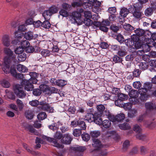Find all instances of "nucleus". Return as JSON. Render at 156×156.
<instances>
[{"label": "nucleus", "instance_id": "5701e85b", "mask_svg": "<svg viewBox=\"0 0 156 156\" xmlns=\"http://www.w3.org/2000/svg\"><path fill=\"white\" fill-rule=\"evenodd\" d=\"M16 69L17 70L21 73H25L28 70L27 68L24 65L19 64L17 66Z\"/></svg>", "mask_w": 156, "mask_h": 156}, {"label": "nucleus", "instance_id": "aec40b11", "mask_svg": "<svg viewBox=\"0 0 156 156\" xmlns=\"http://www.w3.org/2000/svg\"><path fill=\"white\" fill-rule=\"evenodd\" d=\"M35 50H36L35 51L37 52L40 51L41 50L40 48L36 47L34 49L32 46H29L26 48V51L27 53H33Z\"/></svg>", "mask_w": 156, "mask_h": 156}, {"label": "nucleus", "instance_id": "f03ea898", "mask_svg": "<svg viewBox=\"0 0 156 156\" xmlns=\"http://www.w3.org/2000/svg\"><path fill=\"white\" fill-rule=\"evenodd\" d=\"M4 52L6 55L3 61L0 60V66L5 73H7L9 72L11 61L15 58V56L13 51L9 48H5Z\"/></svg>", "mask_w": 156, "mask_h": 156}, {"label": "nucleus", "instance_id": "8fccbe9b", "mask_svg": "<svg viewBox=\"0 0 156 156\" xmlns=\"http://www.w3.org/2000/svg\"><path fill=\"white\" fill-rule=\"evenodd\" d=\"M98 156H105L107 154V152L105 150L103 149L102 148L98 150Z\"/></svg>", "mask_w": 156, "mask_h": 156}, {"label": "nucleus", "instance_id": "09e8293b", "mask_svg": "<svg viewBox=\"0 0 156 156\" xmlns=\"http://www.w3.org/2000/svg\"><path fill=\"white\" fill-rule=\"evenodd\" d=\"M51 24L48 20L44 21L41 24V26L46 29L49 28L51 26Z\"/></svg>", "mask_w": 156, "mask_h": 156}, {"label": "nucleus", "instance_id": "603ef678", "mask_svg": "<svg viewBox=\"0 0 156 156\" xmlns=\"http://www.w3.org/2000/svg\"><path fill=\"white\" fill-rule=\"evenodd\" d=\"M85 18H90L92 17V13L90 11L86 10L83 12Z\"/></svg>", "mask_w": 156, "mask_h": 156}, {"label": "nucleus", "instance_id": "338daca9", "mask_svg": "<svg viewBox=\"0 0 156 156\" xmlns=\"http://www.w3.org/2000/svg\"><path fill=\"white\" fill-rule=\"evenodd\" d=\"M133 86L135 88L138 89L141 87V84L140 81H136L133 83Z\"/></svg>", "mask_w": 156, "mask_h": 156}, {"label": "nucleus", "instance_id": "49530a36", "mask_svg": "<svg viewBox=\"0 0 156 156\" xmlns=\"http://www.w3.org/2000/svg\"><path fill=\"white\" fill-rule=\"evenodd\" d=\"M118 98L119 100L122 101L127 99L128 98V96L125 94L120 93L118 95Z\"/></svg>", "mask_w": 156, "mask_h": 156}, {"label": "nucleus", "instance_id": "ea45409f", "mask_svg": "<svg viewBox=\"0 0 156 156\" xmlns=\"http://www.w3.org/2000/svg\"><path fill=\"white\" fill-rule=\"evenodd\" d=\"M124 28L128 31H131L133 30L134 28L129 24L125 23L123 26Z\"/></svg>", "mask_w": 156, "mask_h": 156}, {"label": "nucleus", "instance_id": "4be33fe9", "mask_svg": "<svg viewBox=\"0 0 156 156\" xmlns=\"http://www.w3.org/2000/svg\"><path fill=\"white\" fill-rule=\"evenodd\" d=\"M132 36L131 38H129L126 39L125 40V42L126 45L128 47H133L134 44V42L133 40V39L132 38L133 36Z\"/></svg>", "mask_w": 156, "mask_h": 156}, {"label": "nucleus", "instance_id": "a18cd8bd", "mask_svg": "<svg viewBox=\"0 0 156 156\" xmlns=\"http://www.w3.org/2000/svg\"><path fill=\"white\" fill-rule=\"evenodd\" d=\"M96 124L99 125H101V123L103 121L101 118L99 117H97L95 115L93 121Z\"/></svg>", "mask_w": 156, "mask_h": 156}, {"label": "nucleus", "instance_id": "2eb2a0df", "mask_svg": "<svg viewBox=\"0 0 156 156\" xmlns=\"http://www.w3.org/2000/svg\"><path fill=\"white\" fill-rule=\"evenodd\" d=\"M134 32L135 33V35L133 34V36H136L138 37H140L143 36L144 34L145 37H147V35L149 34V33L147 32H145L144 30L140 29H137L136 30H134Z\"/></svg>", "mask_w": 156, "mask_h": 156}, {"label": "nucleus", "instance_id": "4d7b16f0", "mask_svg": "<svg viewBox=\"0 0 156 156\" xmlns=\"http://www.w3.org/2000/svg\"><path fill=\"white\" fill-rule=\"evenodd\" d=\"M24 51V49L23 48L21 47H19L16 48L15 50V52L16 54L20 55L23 53Z\"/></svg>", "mask_w": 156, "mask_h": 156}, {"label": "nucleus", "instance_id": "f704fd0d", "mask_svg": "<svg viewBox=\"0 0 156 156\" xmlns=\"http://www.w3.org/2000/svg\"><path fill=\"white\" fill-rule=\"evenodd\" d=\"M67 83L66 81L65 80L61 79L58 80H57L56 85L60 87H62L66 85Z\"/></svg>", "mask_w": 156, "mask_h": 156}, {"label": "nucleus", "instance_id": "6e6d98bb", "mask_svg": "<svg viewBox=\"0 0 156 156\" xmlns=\"http://www.w3.org/2000/svg\"><path fill=\"white\" fill-rule=\"evenodd\" d=\"M63 135L60 132H57L54 134V137L57 139L61 140Z\"/></svg>", "mask_w": 156, "mask_h": 156}, {"label": "nucleus", "instance_id": "f3484780", "mask_svg": "<svg viewBox=\"0 0 156 156\" xmlns=\"http://www.w3.org/2000/svg\"><path fill=\"white\" fill-rule=\"evenodd\" d=\"M93 111V109H90V112L91 113H87L85 118V119L89 122H91L93 121L95 115H93L92 112Z\"/></svg>", "mask_w": 156, "mask_h": 156}, {"label": "nucleus", "instance_id": "c9c22d12", "mask_svg": "<svg viewBox=\"0 0 156 156\" xmlns=\"http://www.w3.org/2000/svg\"><path fill=\"white\" fill-rule=\"evenodd\" d=\"M137 113V111L135 109H132L130 110L128 113V117L132 118L136 116Z\"/></svg>", "mask_w": 156, "mask_h": 156}, {"label": "nucleus", "instance_id": "c85d7f7f", "mask_svg": "<svg viewBox=\"0 0 156 156\" xmlns=\"http://www.w3.org/2000/svg\"><path fill=\"white\" fill-rule=\"evenodd\" d=\"M93 4L90 2L86 1L82 2V4L80 6H82L85 9H90L92 8Z\"/></svg>", "mask_w": 156, "mask_h": 156}, {"label": "nucleus", "instance_id": "a878e982", "mask_svg": "<svg viewBox=\"0 0 156 156\" xmlns=\"http://www.w3.org/2000/svg\"><path fill=\"white\" fill-rule=\"evenodd\" d=\"M118 51L117 54L120 56H123L126 54V50L124 46H120Z\"/></svg>", "mask_w": 156, "mask_h": 156}, {"label": "nucleus", "instance_id": "e433bc0d", "mask_svg": "<svg viewBox=\"0 0 156 156\" xmlns=\"http://www.w3.org/2000/svg\"><path fill=\"white\" fill-rule=\"evenodd\" d=\"M119 127L120 129L123 130L129 129L130 128V126L127 123L119 125Z\"/></svg>", "mask_w": 156, "mask_h": 156}, {"label": "nucleus", "instance_id": "052dcab7", "mask_svg": "<svg viewBox=\"0 0 156 156\" xmlns=\"http://www.w3.org/2000/svg\"><path fill=\"white\" fill-rule=\"evenodd\" d=\"M14 34L15 37L18 38H21L23 35V34L22 33V32L19 30L18 31L15 32Z\"/></svg>", "mask_w": 156, "mask_h": 156}, {"label": "nucleus", "instance_id": "9d476101", "mask_svg": "<svg viewBox=\"0 0 156 156\" xmlns=\"http://www.w3.org/2000/svg\"><path fill=\"white\" fill-rule=\"evenodd\" d=\"M72 138L69 133H67L63 135L61 142L63 144H70Z\"/></svg>", "mask_w": 156, "mask_h": 156}, {"label": "nucleus", "instance_id": "0eeeda50", "mask_svg": "<svg viewBox=\"0 0 156 156\" xmlns=\"http://www.w3.org/2000/svg\"><path fill=\"white\" fill-rule=\"evenodd\" d=\"M147 35V37H145L144 41L146 42L147 46L148 44H152V42H155L154 41L156 40V33H154L152 34L151 33H149Z\"/></svg>", "mask_w": 156, "mask_h": 156}, {"label": "nucleus", "instance_id": "7c9ffc66", "mask_svg": "<svg viewBox=\"0 0 156 156\" xmlns=\"http://www.w3.org/2000/svg\"><path fill=\"white\" fill-rule=\"evenodd\" d=\"M101 125L105 128H108L110 127L111 126V121L108 120L106 119L103 121L101 123Z\"/></svg>", "mask_w": 156, "mask_h": 156}, {"label": "nucleus", "instance_id": "a211bd4d", "mask_svg": "<svg viewBox=\"0 0 156 156\" xmlns=\"http://www.w3.org/2000/svg\"><path fill=\"white\" fill-rule=\"evenodd\" d=\"M97 109L101 114H103L104 115H107L108 113V111H107L105 110V107L102 105H100L97 106Z\"/></svg>", "mask_w": 156, "mask_h": 156}, {"label": "nucleus", "instance_id": "cd10ccee", "mask_svg": "<svg viewBox=\"0 0 156 156\" xmlns=\"http://www.w3.org/2000/svg\"><path fill=\"white\" fill-rule=\"evenodd\" d=\"M138 65L140 69L144 70L147 69L148 64L145 62H140L138 63Z\"/></svg>", "mask_w": 156, "mask_h": 156}, {"label": "nucleus", "instance_id": "bb28decb", "mask_svg": "<svg viewBox=\"0 0 156 156\" xmlns=\"http://www.w3.org/2000/svg\"><path fill=\"white\" fill-rule=\"evenodd\" d=\"M25 115L26 118L29 119H32L34 116L33 111L31 110L26 111L25 113Z\"/></svg>", "mask_w": 156, "mask_h": 156}, {"label": "nucleus", "instance_id": "de8ad7c7", "mask_svg": "<svg viewBox=\"0 0 156 156\" xmlns=\"http://www.w3.org/2000/svg\"><path fill=\"white\" fill-rule=\"evenodd\" d=\"M30 45V44L29 42L26 40L22 41L21 43V47L23 48L24 49V48H26L27 47L29 46Z\"/></svg>", "mask_w": 156, "mask_h": 156}, {"label": "nucleus", "instance_id": "473e14b6", "mask_svg": "<svg viewBox=\"0 0 156 156\" xmlns=\"http://www.w3.org/2000/svg\"><path fill=\"white\" fill-rule=\"evenodd\" d=\"M150 49V48L149 47H148V48L146 51V50H144V49L143 50H138L137 51L136 54L138 55L143 56H142V58L143 59H144V58L145 57V56L144 55V54L145 51L147 52V51H149Z\"/></svg>", "mask_w": 156, "mask_h": 156}, {"label": "nucleus", "instance_id": "1a4fd4ad", "mask_svg": "<svg viewBox=\"0 0 156 156\" xmlns=\"http://www.w3.org/2000/svg\"><path fill=\"white\" fill-rule=\"evenodd\" d=\"M43 138L49 142H52L53 145L58 148L62 149L64 147L63 145L59 144L58 143L57 140L53 138L48 137L45 136H43Z\"/></svg>", "mask_w": 156, "mask_h": 156}, {"label": "nucleus", "instance_id": "9b49d317", "mask_svg": "<svg viewBox=\"0 0 156 156\" xmlns=\"http://www.w3.org/2000/svg\"><path fill=\"white\" fill-rule=\"evenodd\" d=\"M154 88V87L152 86L151 83L147 82L144 83L143 87L141 89H143L144 90L147 92L148 91L151 93V91H153Z\"/></svg>", "mask_w": 156, "mask_h": 156}, {"label": "nucleus", "instance_id": "4468645a", "mask_svg": "<svg viewBox=\"0 0 156 156\" xmlns=\"http://www.w3.org/2000/svg\"><path fill=\"white\" fill-rule=\"evenodd\" d=\"M11 41L10 36L7 34L4 35L2 37V43L3 45L6 47H9Z\"/></svg>", "mask_w": 156, "mask_h": 156}, {"label": "nucleus", "instance_id": "e2e57ef3", "mask_svg": "<svg viewBox=\"0 0 156 156\" xmlns=\"http://www.w3.org/2000/svg\"><path fill=\"white\" fill-rule=\"evenodd\" d=\"M81 130L80 129H74L73 131V134L75 136H79L80 135L81 133Z\"/></svg>", "mask_w": 156, "mask_h": 156}, {"label": "nucleus", "instance_id": "423d86ee", "mask_svg": "<svg viewBox=\"0 0 156 156\" xmlns=\"http://www.w3.org/2000/svg\"><path fill=\"white\" fill-rule=\"evenodd\" d=\"M139 94L140 96L139 97L140 99L142 101H145L150 97L151 96V93L149 94L148 92L144 90L143 89H140L139 90Z\"/></svg>", "mask_w": 156, "mask_h": 156}, {"label": "nucleus", "instance_id": "f8f14e48", "mask_svg": "<svg viewBox=\"0 0 156 156\" xmlns=\"http://www.w3.org/2000/svg\"><path fill=\"white\" fill-rule=\"evenodd\" d=\"M125 117L124 114L122 113H120L115 116L112 117L111 118V121L113 122L121 121L124 119Z\"/></svg>", "mask_w": 156, "mask_h": 156}, {"label": "nucleus", "instance_id": "680f3d73", "mask_svg": "<svg viewBox=\"0 0 156 156\" xmlns=\"http://www.w3.org/2000/svg\"><path fill=\"white\" fill-rule=\"evenodd\" d=\"M40 89L41 91L45 92L48 89V87L44 84H41L39 86Z\"/></svg>", "mask_w": 156, "mask_h": 156}, {"label": "nucleus", "instance_id": "ddd939ff", "mask_svg": "<svg viewBox=\"0 0 156 156\" xmlns=\"http://www.w3.org/2000/svg\"><path fill=\"white\" fill-rule=\"evenodd\" d=\"M92 145L95 149L98 151L103 147L101 141L98 139H93Z\"/></svg>", "mask_w": 156, "mask_h": 156}, {"label": "nucleus", "instance_id": "37998d69", "mask_svg": "<svg viewBox=\"0 0 156 156\" xmlns=\"http://www.w3.org/2000/svg\"><path fill=\"white\" fill-rule=\"evenodd\" d=\"M90 18H84L83 19V22L80 24H82L83 23L87 26H90L92 22L91 20H90Z\"/></svg>", "mask_w": 156, "mask_h": 156}, {"label": "nucleus", "instance_id": "20e7f679", "mask_svg": "<svg viewBox=\"0 0 156 156\" xmlns=\"http://www.w3.org/2000/svg\"><path fill=\"white\" fill-rule=\"evenodd\" d=\"M129 11L132 13L133 16L136 18H140L142 16V13L139 10V7L136 4L134 5L129 8Z\"/></svg>", "mask_w": 156, "mask_h": 156}, {"label": "nucleus", "instance_id": "774afa93", "mask_svg": "<svg viewBox=\"0 0 156 156\" xmlns=\"http://www.w3.org/2000/svg\"><path fill=\"white\" fill-rule=\"evenodd\" d=\"M62 7L64 9L69 10L71 9V6L66 3H64L62 5Z\"/></svg>", "mask_w": 156, "mask_h": 156}, {"label": "nucleus", "instance_id": "f257e3e1", "mask_svg": "<svg viewBox=\"0 0 156 156\" xmlns=\"http://www.w3.org/2000/svg\"><path fill=\"white\" fill-rule=\"evenodd\" d=\"M32 82L26 79H23L21 83V85L16 84L15 86L14 91L16 96L20 98H25L26 93L23 90V87L28 91H32L33 88Z\"/></svg>", "mask_w": 156, "mask_h": 156}, {"label": "nucleus", "instance_id": "69168bd1", "mask_svg": "<svg viewBox=\"0 0 156 156\" xmlns=\"http://www.w3.org/2000/svg\"><path fill=\"white\" fill-rule=\"evenodd\" d=\"M141 154L144 155L148 153V150L145 147L142 146L140 147Z\"/></svg>", "mask_w": 156, "mask_h": 156}, {"label": "nucleus", "instance_id": "3c124183", "mask_svg": "<svg viewBox=\"0 0 156 156\" xmlns=\"http://www.w3.org/2000/svg\"><path fill=\"white\" fill-rule=\"evenodd\" d=\"M78 126L80 128V129L81 130H84L86 129L85 123L83 121L79 120Z\"/></svg>", "mask_w": 156, "mask_h": 156}, {"label": "nucleus", "instance_id": "c756f323", "mask_svg": "<svg viewBox=\"0 0 156 156\" xmlns=\"http://www.w3.org/2000/svg\"><path fill=\"white\" fill-rule=\"evenodd\" d=\"M43 110H45L49 113H52L54 112L53 108L50 106L49 104L44 105L43 107Z\"/></svg>", "mask_w": 156, "mask_h": 156}, {"label": "nucleus", "instance_id": "6ab92c4d", "mask_svg": "<svg viewBox=\"0 0 156 156\" xmlns=\"http://www.w3.org/2000/svg\"><path fill=\"white\" fill-rule=\"evenodd\" d=\"M30 78L28 80L32 82V83L36 84L37 83V80L36 79L37 74L35 72H30L29 73Z\"/></svg>", "mask_w": 156, "mask_h": 156}, {"label": "nucleus", "instance_id": "58836bf2", "mask_svg": "<svg viewBox=\"0 0 156 156\" xmlns=\"http://www.w3.org/2000/svg\"><path fill=\"white\" fill-rule=\"evenodd\" d=\"M147 115V113L146 112H145L144 114H141L137 118V121L139 122H144V121L145 120H144V119L145 118Z\"/></svg>", "mask_w": 156, "mask_h": 156}, {"label": "nucleus", "instance_id": "79ce46f5", "mask_svg": "<svg viewBox=\"0 0 156 156\" xmlns=\"http://www.w3.org/2000/svg\"><path fill=\"white\" fill-rule=\"evenodd\" d=\"M47 115L44 112H41L39 113L37 116V119L40 120L44 119L46 118Z\"/></svg>", "mask_w": 156, "mask_h": 156}, {"label": "nucleus", "instance_id": "c03bdc74", "mask_svg": "<svg viewBox=\"0 0 156 156\" xmlns=\"http://www.w3.org/2000/svg\"><path fill=\"white\" fill-rule=\"evenodd\" d=\"M27 58L26 55L25 53H23L18 55V59L19 61L23 62Z\"/></svg>", "mask_w": 156, "mask_h": 156}, {"label": "nucleus", "instance_id": "864d4df0", "mask_svg": "<svg viewBox=\"0 0 156 156\" xmlns=\"http://www.w3.org/2000/svg\"><path fill=\"white\" fill-rule=\"evenodd\" d=\"M16 103L19 108L20 110L22 109L24 106L23 104L22 101L19 99H17L16 101Z\"/></svg>", "mask_w": 156, "mask_h": 156}, {"label": "nucleus", "instance_id": "393cba45", "mask_svg": "<svg viewBox=\"0 0 156 156\" xmlns=\"http://www.w3.org/2000/svg\"><path fill=\"white\" fill-rule=\"evenodd\" d=\"M154 10L151 7L147 8L145 10L144 12L146 16H151L153 13Z\"/></svg>", "mask_w": 156, "mask_h": 156}, {"label": "nucleus", "instance_id": "dca6fc26", "mask_svg": "<svg viewBox=\"0 0 156 156\" xmlns=\"http://www.w3.org/2000/svg\"><path fill=\"white\" fill-rule=\"evenodd\" d=\"M132 38L133 39V40L134 42V44L133 48L137 49L140 48L142 44L140 41V39L139 37L136 36H134L132 37Z\"/></svg>", "mask_w": 156, "mask_h": 156}, {"label": "nucleus", "instance_id": "72a5a7b5", "mask_svg": "<svg viewBox=\"0 0 156 156\" xmlns=\"http://www.w3.org/2000/svg\"><path fill=\"white\" fill-rule=\"evenodd\" d=\"M24 37L27 40H30L34 39L32 33L31 32H28L25 33L24 34Z\"/></svg>", "mask_w": 156, "mask_h": 156}, {"label": "nucleus", "instance_id": "6e6552de", "mask_svg": "<svg viewBox=\"0 0 156 156\" xmlns=\"http://www.w3.org/2000/svg\"><path fill=\"white\" fill-rule=\"evenodd\" d=\"M145 106L146 109V112L147 113L148 112L156 109V103L153 101L146 103L145 104Z\"/></svg>", "mask_w": 156, "mask_h": 156}, {"label": "nucleus", "instance_id": "2f4dec72", "mask_svg": "<svg viewBox=\"0 0 156 156\" xmlns=\"http://www.w3.org/2000/svg\"><path fill=\"white\" fill-rule=\"evenodd\" d=\"M1 85L4 87L8 88L10 86V84L9 81L3 79L0 81Z\"/></svg>", "mask_w": 156, "mask_h": 156}, {"label": "nucleus", "instance_id": "412c9836", "mask_svg": "<svg viewBox=\"0 0 156 156\" xmlns=\"http://www.w3.org/2000/svg\"><path fill=\"white\" fill-rule=\"evenodd\" d=\"M130 12L129 8L128 9L127 8L123 7L121 9L120 12V15L122 17H125Z\"/></svg>", "mask_w": 156, "mask_h": 156}, {"label": "nucleus", "instance_id": "0e129e2a", "mask_svg": "<svg viewBox=\"0 0 156 156\" xmlns=\"http://www.w3.org/2000/svg\"><path fill=\"white\" fill-rule=\"evenodd\" d=\"M141 71L139 69H135L133 72V76L136 77H139Z\"/></svg>", "mask_w": 156, "mask_h": 156}, {"label": "nucleus", "instance_id": "bf43d9fd", "mask_svg": "<svg viewBox=\"0 0 156 156\" xmlns=\"http://www.w3.org/2000/svg\"><path fill=\"white\" fill-rule=\"evenodd\" d=\"M113 61L115 63H119L122 62V59L117 55H115L113 57Z\"/></svg>", "mask_w": 156, "mask_h": 156}, {"label": "nucleus", "instance_id": "a19ab883", "mask_svg": "<svg viewBox=\"0 0 156 156\" xmlns=\"http://www.w3.org/2000/svg\"><path fill=\"white\" fill-rule=\"evenodd\" d=\"M41 54L44 57L48 56L51 54V52L47 49H43L41 52Z\"/></svg>", "mask_w": 156, "mask_h": 156}, {"label": "nucleus", "instance_id": "b1692460", "mask_svg": "<svg viewBox=\"0 0 156 156\" xmlns=\"http://www.w3.org/2000/svg\"><path fill=\"white\" fill-rule=\"evenodd\" d=\"M129 96L130 98H136L138 96L139 94V92L137 90H133L129 93Z\"/></svg>", "mask_w": 156, "mask_h": 156}, {"label": "nucleus", "instance_id": "7ed1b4c3", "mask_svg": "<svg viewBox=\"0 0 156 156\" xmlns=\"http://www.w3.org/2000/svg\"><path fill=\"white\" fill-rule=\"evenodd\" d=\"M58 11L56 7L52 6L50 7L48 9L45 10L42 13V16L45 20H48L50 19L52 14L56 13Z\"/></svg>", "mask_w": 156, "mask_h": 156}, {"label": "nucleus", "instance_id": "39448f33", "mask_svg": "<svg viewBox=\"0 0 156 156\" xmlns=\"http://www.w3.org/2000/svg\"><path fill=\"white\" fill-rule=\"evenodd\" d=\"M71 21L73 23L81 24L83 22V20L81 19V14L77 12H73L71 15Z\"/></svg>", "mask_w": 156, "mask_h": 156}, {"label": "nucleus", "instance_id": "4c0bfd02", "mask_svg": "<svg viewBox=\"0 0 156 156\" xmlns=\"http://www.w3.org/2000/svg\"><path fill=\"white\" fill-rule=\"evenodd\" d=\"M90 134L93 139L95 138H97L99 136L100 132L98 131H91Z\"/></svg>", "mask_w": 156, "mask_h": 156}, {"label": "nucleus", "instance_id": "5fc2aeb1", "mask_svg": "<svg viewBox=\"0 0 156 156\" xmlns=\"http://www.w3.org/2000/svg\"><path fill=\"white\" fill-rule=\"evenodd\" d=\"M75 150L79 152V154L80 156L82 155L81 152L85 149V147H76L74 148Z\"/></svg>", "mask_w": 156, "mask_h": 156}, {"label": "nucleus", "instance_id": "13d9d810", "mask_svg": "<svg viewBox=\"0 0 156 156\" xmlns=\"http://www.w3.org/2000/svg\"><path fill=\"white\" fill-rule=\"evenodd\" d=\"M83 140L85 141H87L89 140L90 138V135L87 133H83L81 135Z\"/></svg>", "mask_w": 156, "mask_h": 156}]
</instances>
